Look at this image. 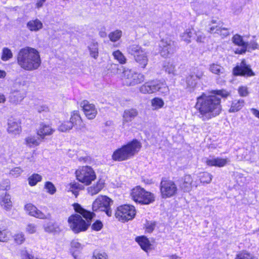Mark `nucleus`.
Segmentation results:
<instances>
[{"mask_svg": "<svg viewBox=\"0 0 259 259\" xmlns=\"http://www.w3.org/2000/svg\"><path fill=\"white\" fill-rule=\"evenodd\" d=\"M127 52L134 56L139 66L143 68L146 66L148 62V52L145 49L138 45L133 44L127 48Z\"/></svg>", "mask_w": 259, "mask_h": 259, "instance_id": "7", "label": "nucleus"}, {"mask_svg": "<svg viewBox=\"0 0 259 259\" xmlns=\"http://www.w3.org/2000/svg\"><path fill=\"white\" fill-rule=\"evenodd\" d=\"M112 200L106 196H99L93 202L92 208L94 211H105L108 217L112 215L111 205Z\"/></svg>", "mask_w": 259, "mask_h": 259, "instance_id": "8", "label": "nucleus"}, {"mask_svg": "<svg viewBox=\"0 0 259 259\" xmlns=\"http://www.w3.org/2000/svg\"><path fill=\"white\" fill-rule=\"evenodd\" d=\"M17 62L20 68L30 71L37 69L41 63L39 52L36 49L29 47L19 50Z\"/></svg>", "mask_w": 259, "mask_h": 259, "instance_id": "2", "label": "nucleus"}, {"mask_svg": "<svg viewBox=\"0 0 259 259\" xmlns=\"http://www.w3.org/2000/svg\"><path fill=\"white\" fill-rule=\"evenodd\" d=\"M196 35L197 36L196 41L197 42H201L203 41L205 39V36L203 33L200 32H198L197 33H196Z\"/></svg>", "mask_w": 259, "mask_h": 259, "instance_id": "61", "label": "nucleus"}, {"mask_svg": "<svg viewBox=\"0 0 259 259\" xmlns=\"http://www.w3.org/2000/svg\"><path fill=\"white\" fill-rule=\"evenodd\" d=\"M23 171V170L21 167H16L10 170V175L14 178H17L21 175Z\"/></svg>", "mask_w": 259, "mask_h": 259, "instance_id": "52", "label": "nucleus"}, {"mask_svg": "<svg viewBox=\"0 0 259 259\" xmlns=\"http://www.w3.org/2000/svg\"><path fill=\"white\" fill-rule=\"evenodd\" d=\"M138 112L136 109L130 108L124 110L123 114V122L131 121L138 115Z\"/></svg>", "mask_w": 259, "mask_h": 259, "instance_id": "27", "label": "nucleus"}, {"mask_svg": "<svg viewBox=\"0 0 259 259\" xmlns=\"http://www.w3.org/2000/svg\"><path fill=\"white\" fill-rule=\"evenodd\" d=\"M70 123L77 130H82L85 127V124L83 122L82 119L78 111H74L71 113L70 119Z\"/></svg>", "mask_w": 259, "mask_h": 259, "instance_id": "21", "label": "nucleus"}, {"mask_svg": "<svg viewBox=\"0 0 259 259\" xmlns=\"http://www.w3.org/2000/svg\"><path fill=\"white\" fill-rule=\"evenodd\" d=\"M99 35L102 37H105L106 36L107 33L105 28H102L100 30L99 32Z\"/></svg>", "mask_w": 259, "mask_h": 259, "instance_id": "63", "label": "nucleus"}, {"mask_svg": "<svg viewBox=\"0 0 259 259\" xmlns=\"http://www.w3.org/2000/svg\"><path fill=\"white\" fill-rule=\"evenodd\" d=\"M36 109L39 112L47 111L48 110V107L46 105H41L36 107Z\"/></svg>", "mask_w": 259, "mask_h": 259, "instance_id": "62", "label": "nucleus"}, {"mask_svg": "<svg viewBox=\"0 0 259 259\" xmlns=\"http://www.w3.org/2000/svg\"><path fill=\"white\" fill-rule=\"evenodd\" d=\"M209 31L211 33H217L223 36H227L229 34V32L227 29L224 28H222L221 27H219L218 26H211L210 28Z\"/></svg>", "mask_w": 259, "mask_h": 259, "instance_id": "35", "label": "nucleus"}, {"mask_svg": "<svg viewBox=\"0 0 259 259\" xmlns=\"http://www.w3.org/2000/svg\"><path fill=\"white\" fill-rule=\"evenodd\" d=\"M42 176L38 174H33L28 178V184L30 186H35L37 183L42 180Z\"/></svg>", "mask_w": 259, "mask_h": 259, "instance_id": "37", "label": "nucleus"}, {"mask_svg": "<svg viewBox=\"0 0 259 259\" xmlns=\"http://www.w3.org/2000/svg\"><path fill=\"white\" fill-rule=\"evenodd\" d=\"M15 242L18 244H22L25 240L24 235L23 233H18L14 237Z\"/></svg>", "mask_w": 259, "mask_h": 259, "instance_id": "56", "label": "nucleus"}, {"mask_svg": "<svg viewBox=\"0 0 259 259\" xmlns=\"http://www.w3.org/2000/svg\"><path fill=\"white\" fill-rule=\"evenodd\" d=\"M27 27L31 31H37L42 28L43 24L39 19H35L28 22Z\"/></svg>", "mask_w": 259, "mask_h": 259, "instance_id": "28", "label": "nucleus"}, {"mask_svg": "<svg viewBox=\"0 0 259 259\" xmlns=\"http://www.w3.org/2000/svg\"><path fill=\"white\" fill-rule=\"evenodd\" d=\"M122 31L119 29H116L113 31L111 32L108 37L110 40L112 42H116L118 41L122 36Z\"/></svg>", "mask_w": 259, "mask_h": 259, "instance_id": "38", "label": "nucleus"}, {"mask_svg": "<svg viewBox=\"0 0 259 259\" xmlns=\"http://www.w3.org/2000/svg\"><path fill=\"white\" fill-rule=\"evenodd\" d=\"M244 105V100L243 99L235 100L231 104L229 110V112H236L240 110Z\"/></svg>", "mask_w": 259, "mask_h": 259, "instance_id": "31", "label": "nucleus"}, {"mask_svg": "<svg viewBox=\"0 0 259 259\" xmlns=\"http://www.w3.org/2000/svg\"><path fill=\"white\" fill-rule=\"evenodd\" d=\"M20 256L21 259H39L37 257L29 254L27 251L24 248L20 251Z\"/></svg>", "mask_w": 259, "mask_h": 259, "instance_id": "53", "label": "nucleus"}, {"mask_svg": "<svg viewBox=\"0 0 259 259\" xmlns=\"http://www.w3.org/2000/svg\"><path fill=\"white\" fill-rule=\"evenodd\" d=\"M10 235L11 233L8 230L0 228V242H7Z\"/></svg>", "mask_w": 259, "mask_h": 259, "instance_id": "43", "label": "nucleus"}, {"mask_svg": "<svg viewBox=\"0 0 259 259\" xmlns=\"http://www.w3.org/2000/svg\"><path fill=\"white\" fill-rule=\"evenodd\" d=\"M83 248V246L77 240H73L71 243V252L74 259H80L79 254Z\"/></svg>", "mask_w": 259, "mask_h": 259, "instance_id": "25", "label": "nucleus"}, {"mask_svg": "<svg viewBox=\"0 0 259 259\" xmlns=\"http://www.w3.org/2000/svg\"><path fill=\"white\" fill-rule=\"evenodd\" d=\"M194 34V29L191 28L186 29V30L180 34L181 39L187 43L191 42V38Z\"/></svg>", "mask_w": 259, "mask_h": 259, "instance_id": "34", "label": "nucleus"}, {"mask_svg": "<svg viewBox=\"0 0 259 259\" xmlns=\"http://www.w3.org/2000/svg\"><path fill=\"white\" fill-rule=\"evenodd\" d=\"M136 241L138 242L142 249L145 251L147 252L151 249V244L148 238L146 237H138L136 238Z\"/></svg>", "mask_w": 259, "mask_h": 259, "instance_id": "26", "label": "nucleus"}, {"mask_svg": "<svg viewBox=\"0 0 259 259\" xmlns=\"http://www.w3.org/2000/svg\"><path fill=\"white\" fill-rule=\"evenodd\" d=\"M103 225L101 221H97L92 225V229L96 231H99L102 228Z\"/></svg>", "mask_w": 259, "mask_h": 259, "instance_id": "60", "label": "nucleus"}, {"mask_svg": "<svg viewBox=\"0 0 259 259\" xmlns=\"http://www.w3.org/2000/svg\"><path fill=\"white\" fill-rule=\"evenodd\" d=\"M233 43L240 47V48H237L235 50V53L238 54H242L247 51V43L245 42L242 36L239 34H235L232 37Z\"/></svg>", "mask_w": 259, "mask_h": 259, "instance_id": "19", "label": "nucleus"}, {"mask_svg": "<svg viewBox=\"0 0 259 259\" xmlns=\"http://www.w3.org/2000/svg\"><path fill=\"white\" fill-rule=\"evenodd\" d=\"M151 105L153 109L157 110L163 106L164 102L161 99L155 98L151 101Z\"/></svg>", "mask_w": 259, "mask_h": 259, "instance_id": "44", "label": "nucleus"}, {"mask_svg": "<svg viewBox=\"0 0 259 259\" xmlns=\"http://www.w3.org/2000/svg\"><path fill=\"white\" fill-rule=\"evenodd\" d=\"M24 209L29 215L39 219H48L50 218V214H45L32 203H27L24 206Z\"/></svg>", "mask_w": 259, "mask_h": 259, "instance_id": "15", "label": "nucleus"}, {"mask_svg": "<svg viewBox=\"0 0 259 259\" xmlns=\"http://www.w3.org/2000/svg\"><path fill=\"white\" fill-rule=\"evenodd\" d=\"M141 148V144L137 140H134L127 144L116 150L112 158L115 161H123L130 158L137 153Z\"/></svg>", "mask_w": 259, "mask_h": 259, "instance_id": "4", "label": "nucleus"}, {"mask_svg": "<svg viewBox=\"0 0 259 259\" xmlns=\"http://www.w3.org/2000/svg\"><path fill=\"white\" fill-rule=\"evenodd\" d=\"M160 53L163 57H167L175 50L174 42L168 38L162 39L159 44Z\"/></svg>", "mask_w": 259, "mask_h": 259, "instance_id": "14", "label": "nucleus"}, {"mask_svg": "<svg viewBox=\"0 0 259 259\" xmlns=\"http://www.w3.org/2000/svg\"><path fill=\"white\" fill-rule=\"evenodd\" d=\"M251 111L252 112V113L256 117H257L258 118H259V111L255 109H254V108H252L251 109Z\"/></svg>", "mask_w": 259, "mask_h": 259, "instance_id": "64", "label": "nucleus"}, {"mask_svg": "<svg viewBox=\"0 0 259 259\" xmlns=\"http://www.w3.org/2000/svg\"><path fill=\"white\" fill-rule=\"evenodd\" d=\"M44 228L46 232H53L56 231L58 226L55 222L50 221L44 225Z\"/></svg>", "mask_w": 259, "mask_h": 259, "instance_id": "45", "label": "nucleus"}, {"mask_svg": "<svg viewBox=\"0 0 259 259\" xmlns=\"http://www.w3.org/2000/svg\"><path fill=\"white\" fill-rule=\"evenodd\" d=\"M10 182L9 180H5L0 184V191H7L10 189Z\"/></svg>", "mask_w": 259, "mask_h": 259, "instance_id": "55", "label": "nucleus"}, {"mask_svg": "<svg viewBox=\"0 0 259 259\" xmlns=\"http://www.w3.org/2000/svg\"><path fill=\"white\" fill-rule=\"evenodd\" d=\"M177 192L175 183L170 180H162L160 183V192L163 198H170L174 196Z\"/></svg>", "mask_w": 259, "mask_h": 259, "instance_id": "12", "label": "nucleus"}, {"mask_svg": "<svg viewBox=\"0 0 259 259\" xmlns=\"http://www.w3.org/2000/svg\"><path fill=\"white\" fill-rule=\"evenodd\" d=\"M140 91L143 94H152L156 91L166 94L168 92V88L164 82L153 81L144 83L140 87Z\"/></svg>", "mask_w": 259, "mask_h": 259, "instance_id": "9", "label": "nucleus"}, {"mask_svg": "<svg viewBox=\"0 0 259 259\" xmlns=\"http://www.w3.org/2000/svg\"><path fill=\"white\" fill-rule=\"evenodd\" d=\"M8 132L9 133L14 135H19L21 132L20 123L15 120H9Z\"/></svg>", "mask_w": 259, "mask_h": 259, "instance_id": "23", "label": "nucleus"}, {"mask_svg": "<svg viewBox=\"0 0 259 259\" xmlns=\"http://www.w3.org/2000/svg\"><path fill=\"white\" fill-rule=\"evenodd\" d=\"M90 51V55L95 59L98 57V43L92 41L88 46Z\"/></svg>", "mask_w": 259, "mask_h": 259, "instance_id": "36", "label": "nucleus"}, {"mask_svg": "<svg viewBox=\"0 0 259 259\" xmlns=\"http://www.w3.org/2000/svg\"><path fill=\"white\" fill-rule=\"evenodd\" d=\"M104 187V183L101 181H98L96 185L88 188V192L91 195L98 193Z\"/></svg>", "mask_w": 259, "mask_h": 259, "instance_id": "32", "label": "nucleus"}, {"mask_svg": "<svg viewBox=\"0 0 259 259\" xmlns=\"http://www.w3.org/2000/svg\"><path fill=\"white\" fill-rule=\"evenodd\" d=\"M123 84L127 86H134L143 82L144 75L132 69H125L120 75Z\"/></svg>", "mask_w": 259, "mask_h": 259, "instance_id": "6", "label": "nucleus"}, {"mask_svg": "<svg viewBox=\"0 0 259 259\" xmlns=\"http://www.w3.org/2000/svg\"><path fill=\"white\" fill-rule=\"evenodd\" d=\"M209 70L212 73L220 75L224 73V69L221 65L217 64H212L210 65Z\"/></svg>", "mask_w": 259, "mask_h": 259, "instance_id": "39", "label": "nucleus"}, {"mask_svg": "<svg viewBox=\"0 0 259 259\" xmlns=\"http://www.w3.org/2000/svg\"><path fill=\"white\" fill-rule=\"evenodd\" d=\"M247 43V51L250 50H255L258 48V45L254 40H250Z\"/></svg>", "mask_w": 259, "mask_h": 259, "instance_id": "57", "label": "nucleus"}, {"mask_svg": "<svg viewBox=\"0 0 259 259\" xmlns=\"http://www.w3.org/2000/svg\"><path fill=\"white\" fill-rule=\"evenodd\" d=\"M25 95L20 90L12 88L9 96V101L14 104H19L24 98Z\"/></svg>", "mask_w": 259, "mask_h": 259, "instance_id": "22", "label": "nucleus"}, {"mask_svg": "<svg viewBox=\"0 0 259 259\" xmlns=\"http://www.w3.org/2000/svg\"><path fill=\"white\" fill-rule=\"evenodd\" d=\"M0 204L7 210H10L12 207L11 197L6 192L0 194Z\"/></svg>", "mask_w": 259, "mask_h": 259, "instance_id": "24", "label": "nucleus"}, {"mask_svg": "<svg viewBox=\"0 0 259 259\" xmlns=\"http://www.w3.org/2000/svg\"><path fill=\"white\" fill-rule=\"evenodd\" d=\"M136 209L134 206L123 205L117 208L115 216L118 221L125 222L133 220L136 215Z\"/></svg>", "mask_w": 259, "mask_h": 259, "instance_id": "11", "label": "nucleus"}, {"mask_svg": "<svg viewBox=\"0 0 259 259\" xmlns=\"http://www.w3.org/2000/svg\"><path fill=\"white\" fill-rule=\"evenodd\" d=\"M73 206L75 211L81 214L87 220H83L82 217L77 214H72L68 218V223L70 228L74 233L77 234L88 229L95 214L93 212L85 210L78 203H74Z\"/></svg>", "mask_w": 259, "mask_h": 259, "instance_id": "3", "label": "nucleus"}, {"mask_svg": "<svg viewBox=\"0 0 259 259\" xmlns=\"http://www.w3.org/2000/svg\"><path fill=\"white\" fill-rule=\"evenodd\" d=\"M114 58L120 64H124L126 63V59L123 54L119 51L117 50L112 53Z\"/></svg>", "mask_w": 259, "mask_h": 259, "instance_id": "40", "label": "nucleus"}, {"mask_svg": "<svg viewBox=\"0 0 259 259\" xmlns=\"http://www.w3.org/2000/svg\"><path fill=\"white\" fill-rule=\"evenodd\" d=\"M155 226V223L148 222L146 225V231L148 233L152 232L154 230Z\"/></svg>", "mask_w": 259, "mask_h": 259, "instance_id": "59", "label": "nucleus"}, {"mask_svg": "<svg viewBox=\"0 0 259 259\" xmlns=\"http://www.w3.org/2000/svg\"><path fill=\"white\" fill-rule=\"evenodd\" d=\"M13 53L10 49L7 48H4L2 51L1 59L3 61H6L12 58Z\"/></svg>", "mask_w": 259, "mask_h": 259, "instance_id": "46", "label": "nucleus"}, {"mask_svg": "<svg viewBox=\"0 0 259 259\" xmlns=\"http://www.w3.org/2000/svg\"><path fill=\"white\" fill-rule=\"evenodd\" d=\"M235 259H257L249 253L241 252L237 254Z\"/></svg>", "mask_w": 259, "mask_h": 259, "instance_id": "49", "label": "nucleus"}, {"mask_svg": "<svg viewBox=\"0 0 259 259\" xmlns=\"http://www.w3.org/2000/svg\"><path fill=\"white\" fill-rule=\"evenodd\" d=\"M199 182L203 185L209 184L213 178L212 175L208 172H202L199 173L197 176Z\"/></svg>", "mask_w": 259, "mask_h": 259, "instance_id": "30", "label": "nucleus"}, {"mask_svg": "<svg viewBox=\"0 0 259 259\" xmlns=\"http://www.w3.org/2000/svg\"><path fill=\"white\" fill-rule=\"evenodd\" d=\"M40 137L35 135H30L25 139V144L29 147H34L40 144Z\"/></svg>", "mask_w": 259, "mask_h": 259, "instance_id": "29", "label": "nucleus"}, {"mask_svg": "<svg viewBox=\"0 0 259 259\" xmlns=\"http://www.w3.org/2000/svg\"><path fill=\"white\" fill-rule=\"evenodd\" d=\"M198 79L194 77L193 75L189 74L186 78V83L187 86L190 88H194L197 83Z\"/></svg>", "mask_w": 259, "mask_h": 259, "instance_id": "47", "label": "nucleus"}, {"mask_svg": "<svg viewBox=\"0 0 259 259\" xmlns=\"http://www.w3.org/2000/svg\"><path fill=\"white\" fill-rule=\"evenodd\" d=\"M204 74L203 69L201 67H198L193 68L190 72V74L193 75L194 77L198 80L201 79Z\"/></svg>", "mask_w": 259, "mask_h": 259, "instance_id": "41", "label": "nucleus"}, {"mask_svg": "<svg viewBox=\"0 0 259 259\" xmlns=\"http://www.w3.org/2000/svg\"><path fill=\"white\" fill-rule=\"evenodd\" d=\"M238 93L240 96L244 97L248 95L249 92L248 88L246 86L241 85L238 88Z\"/></svg>", "mask_w": 259, "mask_h": 259, "instance_id": "51", "label": "nucleus"}, {"mask_svg": "<svg viewBox=\"0 0 259 259\" xmlns=\"http://www.w3.org/2000/svg\"><path fill=\"white\" fill-rule=\"evenodd\" d=\"M199 185V182L197 180H194L191 175H185L182 180L181 183V187L186 191H189L192 188H196Z\"/></svg>", "mask_w": 259, "mask_h": 259, "instance_id": "18", "label": "nucleus"}, {"mask_svg": "<svg viewBox=\"0 0 259 259\" xmlns=\"http://www.w3.org/2000/svg\"><path fill=\"white\" fill-rule=\"evenodd\" d=\"M213 95L203 93L197 98L195 108L197 116L202 121H207L219 115L222 110L221 98L227 97L229 93L225 90L213 91Z\"/></svg>", "mask_w": 259, "mask_h": 259, "instance_id": "1", "label": "nucleus"}, {"mask_svg": "<svg viewBox=\"0 0 259 259\" xmlns=\"http://www.w3.org/2000/svg\"><path fill=\"white\" fill-rule=\"evenodd\" d=\"M233 73L234 75L251 76L254 75V73L249 65H246L245 61L243 60L240 65L234 68Z\"/></svg>", "mask_w": 259, "mask_h": 259, "instance_id": "16", "label": "nucleus"}, {"mask_svg": "<svg viewBox=\"0 0 259 259\" xmlns=\"http://www.w3.org/2000/svg\"><path fill=\"white\" fill-rule=\"evenodd\" d=\"M54 130L49 124L42 122L39 124L37 129V135L41 139H44L46 136L51 135Z\"/></svg>", "mask_w": 259, "mask_h": 259, "instance_id": "20", "label": "nucleus"}, {"mask_svg": "<svg viewBox=\"0 0 259 259\" xmlns=\"http://www.w3.org/2000/svg\"><path fill=\"white\" fill-rule=\"evenodd\" d=\"M82 186L78 183H71L66 186V189L68 192H71L72 194L77 197L78 192L81 190Z\"/></svg>", "mask_w": 259, "mask_h": 259, "instance_id": "33", "label": "nucleus"}, {"mask_svg": "<svg viewBox=\"0 0 259 259\" xmlns=\"http://www.w3.org/2000/svg\"><path fill=\"white\" fill-rule=\"evenodd\" d=\"M94 259H107L108 256L104 252L95 251L93 254Z\"/></svg>", "mask_w": 259, "mask_h": 259, "instance_id": "54", "label": "nucleus"}, {"mask_svg": "<svg viewBox=\"0 0 259 259\" xmlns=\"http://www.w3.org/2000/svg\"><path fill=\"white\" fill-rule=\"evenodd\" d=\"M26 231L29 234H33L36 231V226L34 224H29L27 225Z\"/></svg>", "mask_w": 259, "mask_h": 259, "instance_id": "58", "label": "nucleus"}, {"mask_svg": "<svg viewBox=\"0 0 259 259\" xmlns=\"http://www.w3.org/2000/svg\"><path fill=\"white\" fill-rule=\"evenodd\" d=\"M131 195L134 201L143 204H149L155 200V196L153 194L146 191L140 186L133 188Z\"/></svg>", "mask_w": 259, "mask_h": 259, "instance_id": "5", "label": "nucleus"}, {"mask_svg": "<svg viewBox=\"0 0 259 259\" xmlns=\"http://www.w3.org/2000/svg\"><path fill=\"white\" fill-rule=\"evenodd\" d=\"M44 188L46 190L47 192L51 195L54 194L56 192V188L52 182H46Z\"/></svg>", "mask_w": 259, "mask_h": 259, "instance_id": "48", "label": "nucleus"}, {"mask_svg": "<svg viewBox=\"0 0 259 259\" xmlns=\"http://www.w3.org/2000/svg\"><path fill=\"white\" fill-rule=\"evenodd\" d=\"M163 68L165 72L169 74H171L172 75H176L175 66L172 63L166 61L164 62L163 64Z\"/></svg>", "mask_w": 259, "mask_h": 259, "instance_id": "42", "label": "nucleus"}, {"mask_svg": "<svg viewBox=\"0 0 259 259\" xmlns=\"http://www.w3.org/2000/svg\"><path fill=\"white\" fill-rule=\"evenodd\" d=\"M72 128V124L70 122L65 121L62 122L58 127V130L62 132H65Z\"/></svg>", "mask_w": 259, "mask_h": 259, "instance_id": "50", "label": "nucleus"}, {"mask_svg": "<svg viewBox=\"0 0 259 259\" xmlns=\"http://www.w3.org/2000/svg\"><path fill=\"white\" fill-rule=\"evenodd\" d=\"M204 162L209 166L224 167L228 164L230 161L227 158L209 157L204 159Z\"/></svg>", "mask_w": 259, "mask_h": 259, "instance_id": "17", "label": "nucleus"}, {"mask_svg": "<svg viewBox=\"0 0 259 259\" xmlns=\"http://www.w3.org/2000/svg\"><path fill=\"white\" fill-rule=\"evenodd\" d=\"M80 106L88 119H93L95 118L98 111L95 105L87 100H83L80 103Z\"/></svg>", "mask_w": 259, "mask_h": 259, "instance_id": "13", "label": "nucleus"}, {"mask_svg": "<svg viewBox=\"0 0 259 259\" xmlns=\"http://www.w3.org/2000/svg\"><path fill=\"white\" fill-rule=\"evenodd\" d=\"M75 174L77 179L86 185H90L96 178L94 170L89 166L79 167L76 170Z\"/></svg>", "mask_w": 259, "mask_h": 259, "instance_id": "10", "label": "nucleus"}]
</instances>
